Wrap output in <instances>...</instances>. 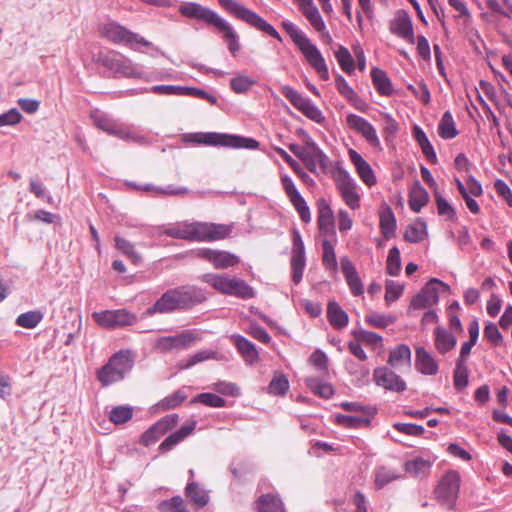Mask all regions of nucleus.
Listing matches in <instances>:
<instances>
[{
  "instance_id": "obj_23",
  "label": "nucleus",
  "mask_w": 512,
  "mask_h": 512,
  "mask_svg": "<svg viewBox=\"0 0 512 512\" xmlns=\"http://www.w3.org/2000/svg\"><path fill=\"white\" fill-rule=\"evenodd\" d=\"M163 234L174 239L198 241V222H177L165 228Z\"/></svg>"
},
{
  "instance_id": "obj_57",
  "label": "nucleus",
  "mask_w": 512,
  "mask_h": 512,
  "mask_svg": "<svg viewBox=\"0 0 512 512\" xmlns=\"http://www.w3.org/2000/svg\"><path fill=\"white\" fill-rule=\"evenodd\" d=\"M352 335L357 341L363 342L373 347L382 345V336L375 332L367 331L360 328L353 330Z\"/></svg>"
},
{
  "instance_id": "obj_55",
  "label": "nucleus",
  "mask_w": 512,
  "mask_h": 512,
  "mask_svg": "<svg viewBox=\"0 0 512 512\" xmlns=\"http://www.w3.org/2000/svg\"><path fill=\"white\" fill-rule=\"evenodd\" d=\"M133 416V409L130 406H115L110 411L109 419L116 425L128 422Z\"/></svg>"
},
{
  "instance_id": "obj_38",
  "label": "nucleus",
  "mask_w": 512,
  "mask_h": 512,
  "mask_svg": "<svg viewBox=\"0 0 512 512\" xmlns=\"http://www.w3.org/2000/svg\"><path fill=\"white\" fill-rule=\"evenodd\" d=\"M388 364L393 368H398L402 365L410 366L411 364V350L406 344H399L389 352Z\"/></svg>"
},
{
  "instance_id": "obj_47",
  "label": "nucleus",
  "mask_w": 512,
  "mask_h": 512,
  "mask_svg": "<svg viewBox=\"0 0 512 512\" xmlns=\"http://www.w3.org/2000/svg\"><path fill=\"white\" fill-rule=\"evenodd\" d=\"M127 185L135 190L155 191L158 194L182 195L189 192L188 188L186 187H174L173 185H169L166 188L155 187L152 184L138 185L135 182H129Z\"/></svg>"
},
{
  "instance_id": "obj_58",
  "label": "nucleus",
  "mask_w": 512,
  "mask_h": 512,
  "mask_svg": "<svg viewBox=\"0 0 512 512\" xmlns=\"http://www.w3.org/2000/svg\"><path fill=\"white\" fill-rule=\"evenodd\" d=\"M215 356L216 352L212 350H201L190 356V358L187 361L181 360L179 362V368L182 370L189 369L200 362L213 359L215 358Z\"/></svg>"
},
{
  "instance_id": "obj_63",
  "label": "nucleus",
  "mask_w": 512,
  "mask_h": 512,
  "mask_svg": "<svg viewBox=\"0 0 512 512\" xmlns=\"http://www.w3.org/2000/svg\"><path fill=\"white\" fill-rule=\"evenodd\" d=\"M308 361L322 374H328L329 359L327 354L321 349H316L310 355Z\"/></svg>"
},
{
  "instance_id": "obj_46",
  "label": "nucleus",
  "mask_w": 512,
  "mask_h": 512,
  "mask_svg": "<svg viewBox=\"0 0 512 512\" xmlns=\"http://www.w3.org/2000/svg\"><path fill=\"white\" fill-rule=\"evenodd\" d=\"M456 124L450 111L443 113L438 125V134L443 139H453L458 135Z\"/></svg>"
},
{
  "instance_id": "obj_37",
  "label": "nucleus",
  "mask_w": 512,
  "mask_h": 512,
  "mask_svg": "<svg viewBox=\"0 0 512 512\" xmlns=\"http://www.w3.org/2000/svg\"><path fill=\"white\" fill-rule=\"evenodd\" d=\"M371 79L376 91L382 96H390L393 93L391 80L387 73L380 68L371 69Z\"/></svg>"
},
{
  "instance_id": "obj_15",
  "label": "nucleus",
  "mask_w": 512,
  "mask_h": 512,
  "mask_svg": "<svg viewBox=\"0 0 512 512\" xmlns=\"http://www.w3.org/2000/svg\"><path fill=\"white\" fill-rule=\"evenodd\" d=\"M281 184L286 196L288 197L295 210L298 212L301 220L304 223H309L311 221L310 209L305 199L296 188L292 178L287 174L282 175Z\"/></svg>"
},
{
  "instance_id": "obj_12",
  "label": "nucleus",
  "mask_w": 512,
  "mask_h": 512,
  "mask_svg": "<svg viewBox=\"0 0 512 512\" xmlns=\"http://www.w3.org/2000/svg\"><path fill=\"white\" fill-rule=\"evenodd\" d=\"M439 287L444 292L450 291V286L437 278L430 279L413 297L410 306L414 309H425L438 303Z\"/></svg>"
},
{
  "instance_id": "obj_40",
  "label": "nucleus",
  "mask_w": 512,
  "mask_h": 512,
  "mask_svg": "<svg viewBox=\"0 0 512 512\" xmlns=\"http://www.w3.org/2000/svg\"><path fill=\"white\" fill-rule=\"evenodd\" d=\"M401 477L397 470L386 466L376 467L374 470V485L377 490L383 489L389 483Z\"/></svg>"
},
{
  "instance_id": "obj_52",
  "label": "nucleus",
  "mask_w": 512,
  "mask_h": 512,
  "mask_svg": "<svg viewBox=\"0 0 512 512\" xmlns=\"http://www.w3.org/2000/svg\"><path fill=\"white\" fill-rule=\"evenodd\" d=\"M255 84L256 81L253 78L240 73H236L230 80V87L237 94L248 92Z\"/></svg>"
},
{
  "instance_id": "obj_2",
  "label": "nucleus",
  "mask_w": 512,
  "mask_h": 512,
  "mask_svg": "<svg viewBox=\"0 0 512 512\" xmlns=\"http://www.w3.org/2000/svg\"><path fill=\"white\" fill-rule=\"evenodd\" d=\"M178 11L186 18L201 21L223 32L224 38L228 41V50L232 55H235L239 51L240 44L237 33L233 27L215 11L197 2H185L179 6Z\"/></svg>"
},
{
  "instance_id": "obj_32",
  "label": "nucleus",
  "mask_w": 512,
  "mask_h": 512,
  "mask_svg": "<svg viewBox=\"0 0 512 512\" xmlns=\"http://www.w3.org/2000/svg\"><path fill=\"white\" fill-rule=\"evenodd\" d=\"M91 119L93 124L100 130L106 132L107 134L119 137V134L122 130L123 125L118 124L116 120L108 116L107 114L94 111L91 113Z\"/></svg>"
},
{
  "instance_id": "obj_20",
  "label": "nucleus",
  "mask_w": 512,
  "mask_h": 512,
  "mask_svg": "<svg viewBox=\"0 0 512 512\" xmlns=\"http://www.w3.org/2000/svg\"><path fill=\"white\" fill-rule=\"evenodd\" d=\"M347 125L350 129L361 134L362 137L373 147H380V140L377 136L376 130L373 125L365 118L356 114H348L346 117Z\"/></svg>"
},
{
  "instance_id": "obj_27",
  "label": "nucleus",
  "mask_w": 512,
  "mask_h": 512,
  "mask_svg": "<svg viewBox=\"0 0 512 512\" xmlns=\"http://www.w3.org/2000/svg\"><path fill=\"white\" fill-rule=\"evenodd\" d=\"M318 227L324 236H335L334 215L330 205L324 200H320L318 204Z\"/></svg>"
},
{
  "instance_id": "obj_19",
  "label": "nucleus",
  "mask_w": 512,
  "mask_h": 512,
  "mask_svg": "<svg viewBox=\"0 0 512 512\" xmlns=\"http://www.w3.org/2000/svg\"><path fill=\"white\" fill-rule=\"evenodd\" d=\"M336 187L342 199L352 210L360 207V195L356 190V183L347 172H342L336 178Z\"/></svg>"
},
{
  "instance_id": "obj_24",
  "label": "nucleus",
  "mask_w": 512,
  "mask_h": 512,
  "mask_svg": "<svg viewBox=\"0 0 512 512\" xmlns=\"http://www.w3.org/2000/svg\"><path fill=\"white\" fill-rule=\"evenodd\" d=\"M299 2V7L303 15L309 21L311 26L318 32H324L323 36H325L328 40H331L330 34L326 31V25L323 21V18L318 10V8L314 5L312 0H297Z\"/></svg>"
},
{
  "instance_id": "obj_59",
  "label": "nucleus",
  "mask_w": 512,
  "mask_h": 512,
  "mask_svg": "<svg viewBox=\"0 0 512 512\" xmlns=\"http://www.w3.org/2000/svg\"><path fill=\"white\" fill-rule=\"evenodd\" d=\"M434 197L438 214L447 217L448 220H455L457 218L455 208L439 192H435Z\"/></svg>"
},
{
  "instance_id": "obj_39",
  "label": "nucleus",
  "mask_w": 512,
  "mask_h": 512,
  "mask_svg": "<svg viewBox=\"0 0 512 512\" xmlns=\"http://www.w3.org/2000/svg\"><path fill=\"white\" fill-rule=\"evenodd\" d=\"M379 226L382 235L389 240L395 235L396 218L389 206H386L380 213Z\"/></svg>"
},
{
  "instance_id": "obj_49",
  "label": "nucleus",
  "mask_w": 512,
  "mask_h": 512,
  "mask_svg": "<svg viewBox=\"0 0 512 512\" xmlns=\"http://www.w3.org/2000/svg\"><path fill=\"white\" fill-rule=\"evenodd\" d=\"M336 423L344 428L358 429L369 426L371 421L368 417L338 414L336 415Z\"/></svg>"
},
{
  "instance_id": "obj_3",
  "label": "nucleus",
  "mask_w": 512,
  "mask_h": 512,
  "mask_svg": "<svg viewBox=\"0 0 512 512\" xmlns=\"http://www.w3.org/2000/svg\"><path fill=\"white\" fill-rule=\"evenodd\" d=\"M281 26L319 76L325 81L328 80V67L318 48L293 22L285 20L281 23Z\"/></svg>"
},
{
  "instance_id": "obj_18",
  "label": "nucleus",
  "mask_w": 512,
  "mask_h": 512,
  "mask_svg": "<svg viewBox=\"0 0 512 512\" xmlns=\"http://www.w3.org/2000/svg\"><path fill=\"white\" fill-rule=\"evenodd\" d=\"M389 30L410 44L415 43L413 23L407 11L403 9L396 11L394 18L390 20Z\"/></svg>"
},
{
  "instance_id": "obj_4",
  "label": "nucleus",
  "mask_w": 512,
  "mask_h": 512,
  "mask_svg": "<svg viewBox=\"0 0 512 512\" xmlns=\"http://www.w3.org/2000/svg\"><path fill=\"white\" fill-rule=\"evenodd\" d=\"M185 142L193 144H202L206 146H222L235 149L255 150L259 147V142L254 138H248L240 135H231L218 132H195L183 136Z\"/></svg>"
},
{
  "instance_id": "obj_31",
  "label": "nucleus",
  "mask_w": 512,
  "mask_h": 512,
  "mask_svg": "<svg viewBox=\"0 0 512 512\" xmlns=\"http://www.w3.org/2000/svg\"><path fill=\"white\" fill-rule=\"evenodd\" d=\"M350 161L354 164L360 179L368 186L376 184V177L368 162L355 150H349Z\"/></svg>"
},
{
  "instance_id": "obj_51",
  "label": "nucleus",
  "mask_w": 512,
  "mask_h": 512,
  "mask_svg": "<svg viewBox=\"0 0 512 512\" xmlns=\"http://www.w3.org/2000/svg\"><path fill=\"white\" fill-rule=\"evenodd\" d=\"M322 249H323V255H322V264L323 266L333 272L337 271L338 263L336 259V254L334 250V246L332 243L325 239L322 242Z\"/></svg>"
},
{
  "instance_id": "obj_61",
  "label": "nucleus",
  "mask_w": 512,
  "mask_h": 512,
  "mask_svg": "<svg viewBox=\"0 0 512 512\" xmlns=\"http://www.w3.org/2000/svg\"><path fill=\"white\" fill-rule=\"evenodd\" d=\"M386 271L391 276H398L401 271L400 251L396 246L389 250Z\"/></svg>"
},
{
  "instance_id": "obj_30",
  "label": "nucleus",
  "mask_w": 512,
  "mask_h": 512,
  "mask_svg": "<svg viewBox=\"0 0 512 512\" xmlns=\"http://www.w3.org/2000/svg\"><path fill=\"white\" fill-rule=\"evenodd\" d=\"M196 421H191L190 423L184 424L177 431L171 433L167 436L164 441L159 445L158 449L161 453H166L172 450L175 446H177L180 442H182L186 437H188L195 430Z\"/></svg>"
},
{
  "instance_id": "obj_8",
  "label": "nucleus",
  "mask_w": 512,
  "mask_h": 512,
  "mask_svg": "<svg viewBox=\"0 0 512 512\" xmlns=\"http://www.w3.org/2000/svg\"><path fill=\"white\" fill-rule=\"evenodd\" d=\"M96 62L114 75L129 78H141L143 75L142 66L133 63L132 60L120 53L114 55H99Z\"/></svg>"
},
{
  "instance_id": "obj_13",
  "label": "nucleus",
  "mask_w": 512,
  "mask_h": 512,
  "mask_svg": "<svg viewBox=\"0 0 512 512\" xmlns=\"http://www.w3.org/2000/svg\"><path fill=\"white\" fill-rule=\"evenodd\" d=\"M292 235L291 276L294 284L298 285L302 280L306 266L305 246L301 234L296 228H293Z\"/></svg>"
},
{
  "instance_id": "obj_62",
  "label": "nucleus",
  "mask_w": 512,
  "mask_h": 512,
  "mask_svg": "<svg viewBox=\"0 0 512 512\" xmlns=\"http://www.w3.org/2000/svg\"><path fill=\"white\" fill-rule=\"evenodd\" d=\"M187 399V394L184 389H179L162 399L159 406L162 409L170 410L180 406Z\"/></svg>"
},
{
  "instance_id": "obj_5",
  "label": "nucleus",
  "mask_w": 512,
  "mask_h": 512,
  "mask_svg": "<svg viewBox=\"0 0 512 512\" xmlns=\"http://www.w3.org/2000/svg\"><path fill=\"white\" fill-rule=\"evenodd\" d=\"M98 33L102 38L113 44L124 45L133 50L153 46L152 42L112 19L101 22L98 25Z\"/></svg>"
},
{
  "instance_id": "obj_25",
  "label": "nucleus",
  "mask_w": 512,
  "mask_h": 512,
  "mask_svg": "<svg viewBox=\"0 0 512 512\" xmlns=\"http://www.w3.org/2000/svg\"><path fill=\"white\" fill-rule=\"evenodd\" d=\"M415 368L422 375L434 376L439 371L436 359L424 347L415 348Z\"/></svg>"
},
{
  "instance_id": "obj_64",
  "label": "nucleus",
  "mask_w": 512,
  "mask_h": 512,
  "mask_svg": "<svg viewBox=\"0 0 512 512\" xmlns=\"http://www.w3.org/2000/svg\"><path fill=\"white\" fill-rule=\"evenodd\" d=\"M335 86L338 92L349 102H354V100H359V96L354 91V89L348 84L345 78L342 75H337L335 79Z\"/></svg>"
},
{
  "instance_id": "obj_34",
  "label": "nucleus",
  "mask_w": 512,
  "mask_h": 512,
  "mask_svg": "<svg viewBox=\"0 0 512 512\" xmlns=\"http://www.w3.org/2000/svg\"><path fill=\"white\" fill-rule=\"evenodd\" d=\"M327 319L330 325L335 329H343L348 325V314L340 307L336 301H329L327 305Z\"/></svg>"
},
{
  "instance_id": "obj_16",
  "label": "nucleus",
  "mask_w": 512,
  "mask_h": 512,
  "mask_svg": "<svg viewBox=\"0 0 512 512\" xmlns=\"http://www.w3.org/2000/svg\"><path fill=\"white\" fill-rule=\"evenodd\" d=\"M178 421V414H170L162 417L141 435L140 443L146 447L156 443L169 430L174 428Z\"/></svg>"
},
{
  "instance_id": "obj_42",
  "label": "nucleus",
  "mask_w": 512,
  "mask_h": 512,
  "mask_svg": "<svg viewBox=\"0 0 512 512\" xmlns=\"http://www.w3.org/2000/svg\"><path fill=\"white\" fill-rule=\"evenodd\" d=\"M185 495L198 507H204L209 502L208 493L194 480L188 481L185 487Z\"/></svg>"
},
{
  "instance_id": "obj_54",
  "label": "nucleus",
  "mask_w": 512,
  "mask_h": 512,
  "mask_svg": "<svg viewBox=\"0 0 512 512\" xmlns=\"http://www.w3.org/2000/svg\"><path fill=\"white\" fill-rule=\"evenodd\" d=\"M469 371L466 363L456 361V367L453 374L454 387L456 390L461 391L468 386Z\"/></svg>"
},
{
  "instance_id": "obj_56",
  "label": "nucleus",
  "mask_w": 512,
  "mask_h": 512,
  "mask_svg": "<svg viewBox=\"0 0 512 512\" xmlns=\"http://www.w3.org/2000/svg\"><path fill=\"white\" fill-rule=\"evenodd\" d=\"M158 509L161 512H189L181 496H174L170 499L161 501L158 504Z\"/></svg>"
},
{
  "instance_id": "obj_60",
  "label": "nucleus",
  "mask_w": 512,
  "mask_h": 512,
  "mask_svg": "<svg viewBox=\"0 0 512 512\" xmlns=\"http://www.w3.org/2000/svg\"><path fill=\"white\" fill-rule=\"evenodd\" d=\"M191 403H201L213 408H222L225 406L226 401L214 393H200L192 399Z\"/></svg>"
},
{
  "instance_id": "obj_22",
  "label": "nucleus",
  "mask_w": 512,
  "mask_h": 512,
  "mask_svg": "<svg viewBox=\"0 0 512 512\" xmlns=\"http://www.w3.org/2000/svg\"><path fill=\"white\" fill-rule=\"evenodd\" d=\"M232 226L208 222H198V242H212L228 237L232 232Z\"/></svg>"
},
{
  "instance_id": "obj_1",
  "label": "nucleus",
  "mask_w": 512,
  "mask_h": 512,
  "mask_svg": "<svg viewBox=\"0 0 512 512\" xmlns=\"http://www.w3.org/2000/svg\"><path fill=\"white\" fill-rule=\"evenodd\" d=\"M207 300L206 291L195 285H182L165 291L155 303L148 307L144 315L170 314L175 311H187Z\"/></svg>"
},
{
  "instance_id": "obj_35",
  "label": "nucleus",
  "mask_w": 512,
  "mask_h": 512,
  "mask_svg": "<svg viewBox=\"0 0 512 512\" xmlns=\"http://www.w3.org/2000/svg\"><path fill=\"white\" fill-rule=\"evenodd\" d=\"M258 512H286L281 498L277 494H262L256 501Z\"/></svg>"
},
{
  "instance_id": "obj_9",
  "label": "nucleus",
  "mask_w": 512,
  "mask_h": 512,
  "mask_svg": "<svg viewBox=\"0 0 512 512\" xmlns=\"http://www.w3.org/2000/svg\"><path fill=\"white\" fill-rule=\"evenodd\" d=\"M460 489V475L455 470L446 472L434 490L435 498L447 509L455 507Z\"/></svg>"
},
{
  "instance_id": "obj_7",
  "label": "nucleus",
  "mask_w": 512,
  "mask_h": 512,
  "mask_svg": "<svg viewBox=\"0 0 512 512\" xmlns=\"http://www.w3.org/2000/svg\"><path fill=\"white\" fill-rule=\"evenodd\" d=\"M134 364L130 351L121 350L115 353L108 362L97 372V379L102 386H108L120 381L132 369Z\"/></svg>"
},
{
  "instance_id": "obj_29",
  "label": "nucleus",
  "mask_w": 512,
  "mask_h": 512,
  "mask_svg": "<svg viewBox=\"0 0 512 512\" xmlns=\"http://www.w3.org/2000/svg\"><path fill=\"white\" fill-rule=\"evenodd\" d=\"M341 269L346 279V282L354 296H360L364 292L362 281L357 273L354 264L348 257L341 258Z\"/></svg>"
},
{
  "instance_id": "obj_48",
  "label": "nucleus",
  "mask_w": 512,
  "mask_h": 512,
  "mask_svg": "<svg viewBox=\"0 0 512 512\" xmlns=\"http://www.w3.org/2000/svg\"><path fill=\"white\" fill-rule=\"evenodd\" d=\"M44 314L40 310H30L21 313L16 318V325L26 329H34L43 320Z\"/></svg>"
},
{
  "instance_id": "obj_53",
  "label": "nucleus",
  "mask_w": 512,
  "mask_h": 512,
  "mask_svg": "<svg viewBox=\"0 0 512 512\" xmlns=\"http://www.w3.org/2000/svg\"><path fill=\"white\" fill-rule=\"evenodd\" d=\"M335 58L340 68L347 74H351L355 69V63L349 50L340 45L337 51H335Z\"/></svg>"
},
{
  "instance_id": "obj_14",
  "label": "nucleus",
  "mask_w": 512,
  "mask_h": 512,
  "mask_svg": "<svg viewBox=\"0 0 512 512\" xmlns=\"http://www.w3.org/2000/svg\"><path fill=\"white\" fill-rule=\"evenodd\" d=\"M199 339V336L193 331L186 330L174 336L158 338L154 343V348L159 352L166 353L175 349L189 348Z\"/></svg>"
},
{
  "instance_id": "obj_45",
  "label": "nucleus",
  "mask_w": 512,
  "mask_h": 512,
  "mask_svg": "<svg viewBox=\"0 0 512 512\" xmlns=\"http://www.w3.org/2000/svg\"><path fill=\"white\" fill-rule=\"evenodd\" d=\"M227 295L248 300L254 298L256 294L253 287L247 284L244 280L233 278Z\"/></svg>"
},
{
  "instance_id": "obj_44",
  "label": "nucleus",
  "mask_w": 512,
  "mask_h": 512,
  "mask_svg": "<svg viewBox=\"0 0 512 512\" xmlns=\"http://www.w3.org/2000/svg\"><path fill=\"white\" fill-rule=\"evenodd\" d=\"M201 279L203 282L209 284L218 292L227 295L233 278L224 274L207 273L202 275Z\"/></svg>"
},
{
  "instance_id": "obj_6",
  "label": "nucleus",
  "mask_w": 512,
  "mask_h": 512,
  "mask_svg": "<svg viewBox=\"0 0 512 512\" xmlns=\"http://www.w3.org/2000/svg\"><path fill=\"white\" fill-rule=\"evenodd\" d=\"M218 3L221 5L222 8H224L230 14L234 15L236 18L251 25L255 29L262 31L268 34L269 36L277 39L279 42L283 41L281 35L271 24H269L256 12L248 9L239 2L235 0H218Z\"/></svg>"
},
{
  "instance_id": "obj_26",
  "label": "nucleus",
  "mask_w": 512,
  "mask_h": 512,
  "mask_svg": "<svg viewBox=\"0 0 512 512\" xmlns=\"http://www.w3.org/2000/svg\"><path fill=\"white\" fill-rule=\"evenodd\" d=\"M302 161L305 163L307 169L312 173L316 172L317 164H319L323 169H326L329 165L328 156L311 139L308 140V151Z\"/></svg>"
},
{
  "instance_id": "obj_21",
  "label": "nucleus",
  "mask_w": 512,
  "mask_h": 512,
  "mask_svg": "<svg viewBox=\"0 0 512 512\" xmlns=\"http://www.w3.org/2000/svg\"><path fill=\"white\" fill-rule=\"evenodd\" d=\"M197 255L212 263L216 269H226L239 263L238 256L222 250L202 248L198 250Z\"/></svg>"
},
{
  "instance_id": "obj_36",
  "label": "nucleus",
  "mask_w": 512,
  "mask_h": 512,
  "mask_svg": "<svg viewBox=\"0 0 512 512\" xmlns=\"http://www.w3.org/2000/svg\"><path fill=\"white\" fill-rule=\"evenodd\" d=\"M429 195L419 181H415L409 193V207L412 211L419 213L428 203Z\"/></svg>"
},
{
  "instance_id": "obj_50",
  "label": "nucleus",
  "mask_w": 512,
  "mask_h": 512,
  "mask_svg": "<svg viewBox=\"0 0 512 512\" xmlns=\"http://www.w3.org/2000/svg\"><path fill=\"white\" fill-rule=\"evenodd\" d=\"M267 389L268 393L271 395L284 396L289 389V381L283 373L277 372L270 381Z\"/></svg>"
},
{
  "instance_id": "obj_41",
  "label": "nucleus",
  "mask_w": 512,
  "mask_h": 512,
  "mask_svg": "<svg viewBox=\"0 0 512 512\" xmlns=\"http://www.w3.org/2000/svg\"><path fill=\"white\" fill-rule=\"evenodd\" d=\"M305 384L311 392L321 398L330 399L334 395L333 386L318 377H307Z\"/></svg>"
},
{
  "instance_id": "obj_17",
  "label": "nucleus",
  "mask_w": 512,
  "mask_h": 512,
  "mask_svg": "<svg viewBox=\"0 0 512 512\" xmlns=\"http://www.w3.org/2000/svg\"><path fill=\"white\" fill-rule=\"evenodd\" d=\"M373 380L377 386L395 393H402L407 389L406 382L391 368L386 366L374 369Z\"/></svg>"
},
{
  "instance_id": "obj_33",
  "label": "nucleus",
  "mask_w": 512,
  "mask_h": 512,
  "mask_svg": "<svg viewBox=\"0 0 512 512\" xmlns=\"http://www.w3.org/2000/svg\"><path fill=\"white\" fill-rule=\"evenodd\" d=\"M434 344L440 354H446L457 344L456 337L444 327H436L434 330Z\"/></svg>"
},
{
  "instance_id": "obj_43",
  "label": "nucleus",
  "mask_w": 512,
  "mask_h": 512,
  "mask_svg": "<svg viewBox=\"0 0 512 512\" xmlns=\"http://www.w3.org/2000/svg\"><path fill=\"white\" fill-rule=\"evenodd\" d=\"M427 236V225L422 219H418L415 223L409 224L404 232V239L409 243H419Z\"/></svg>"
},
{
  "instance_id": "obj_10",
  "label": "nucleus",
  "mask_w": 512,
  "mask_h": 512,
  "mask_svg": "<svg viewBox=\"0 0 512 512\" xmlns=\"http://www.w3.org/2000/svg\"><path fill=\"white\" fill-rule=\"evenodd\" d=\"M92 318L97 325L109 330L132 326L138 322L136 314L124 308L93 312Z\"/></svg>"
},
{
  "instance_id": "obj_28",
  "label": "nucleus",
  "mask_w": 512,
  "mask_h": 512,
  "mask_svg": "<svg viewBox=\"0 0 512 512\" xmlns=\"http://www.w3.org/2000/svg\"><path fill=\"white\" fill-rule=\"evenodd\" d=\"M231 340L246 364L253 365L259 360L256 346L247 338L239 334H233Z\"/></svg>"
},
{
  "instance_id": "obj_11",
  "label": "nucleus",
  "mask_w": 512,
  "mask_h": 512,
  "mask_svg": "<svg viewBox=\"0 0 512 512\" xmlns=\"http://www.w3.org/2000/svg\"><path fill=\"white\" fill-rule=\"evenodd\" d=\"M281 93L297 110L310 120L316 123H322L325 120L321 110L309 98L302 96L293 87L284 85L281 87Z\"/></svg>"
}]
</instances>
